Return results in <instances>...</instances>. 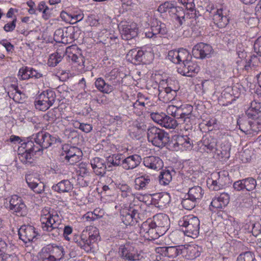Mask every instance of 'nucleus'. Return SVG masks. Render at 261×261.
Returning a JSON list of instances; mask_svg holds the SVG:
<instances>
[{"mask_svg":"<svg viewBox=\"0 0 261 261\" xmlns=\"http://www.w3.org/2000/svg\"><path fill=\"white\" fill-rule=\"evenodd\" d=\"M57 142H61V139L57 135H51L46 131H40L33 135L30 140L21 144L20 148L24 151L18 153V158L23 164L32 166L34 161L33 157L35 153L42 151Z\"/></svg>","mask_w":261,"mask_h":261,"instance_id":"f257e3e1","label":"nucleus"},{"mask_svg":"<svg viewBox=\"0 0 261 261\" xmlns=\"http://www.w3.org/2000/svg\"><path fill=\"white\" fill-rule=\"evenodd\" d=\"M40 221L43 230L48 232L49 236L57 238L62 233L63 224L57 212L44 208L41 212Z\"/></svg>","mask_w":261,"mask_h":261,"instance_id":"f03ea898","label":"nucleus"},{"mask_svg":"<svg viewBox=\"0 0 261 261\" xmlns=\"http://www.w3.org/2000/svg\"><path fill=\"white\" fill-rule=\"evenodd\" d=\"M178 225L187 236L196 238L199 236L200 220L197 217L191 215L185 216L178 221Z\"/></svg>","mask_w":261,"mask_h":261,"instance_id":"7ed1b4c3","label":"nucleus"},{"mask_svg":"<svg viewBox=\"0 0 261 261\" xmlns=\"http://www.w3.org/2000/svg\"><path fill=\"white\" fill-rule=\"evenodd\" d=\"M119 75L118 70L114 69L106 75L107 80L110 83H106L102 77H99L95 81V86L99 91L109 94L114 90V86L119 84Z\"/></svg>","mask_w":261,"mask_h":261,"instance_id":"20e7f679","label":"nucleus"},{"mask_svg":"<svg viewBox=\"0 0 261 261\" xmlns=\"http://www.w3.org/2000/svg\"><path fill=\"white\" fill-rule=\"evenodd\" d=\"M147 139L154 146L162 148L169 142L168 133L156 126H150L147 129Z\"/></svg>","mask_w":261,"mask_h":261,"instance_id":"39448f33","label":"nucleus"},{"mask_svg":"<svg viewBox=\"0 0 261 261\" xmlns=\"http://www.w3.org/2000/svg\"><path fill=\"white\" fill-rule=\"evenodd\" d=\"M62 149L61 159L65 163L74 165L81 160L83 153L79 148L65 144Z\"/></svg>","mask_w":261,"mask_h":261,"instance_id":"423d86ee","label":"nucleus"},{"mask_svg":"<svg viewBox=\"0 0 261 261\" xmlns=\"http://www.w3.org/2000/svg\"><path fill=\"white\" fill-rule=\"evenodd\" d=\"M237 124L240 130L246 135L254 136L261 131V123L254 119H247L246 117L240 118Z\"/></svg>","mask_w":261,"mask_h":261,"instance_id":"0eeeda50","label":"nucleus"},{"mask_svg":"<svg viewBox=\"0 0 261 261\" xmlns=\"http://www.w3.org/2000/svg\"><path fill=\"white\" fill-rule=\"evenodd\" d=\"M56 99V95L54 91L50 89L44 91L35 101V108L40 111H46L53 105Z\"/></svg>","mask_w":261,"mask_h":261,"instance_id":"6e6552de","label":"nucleus"},{"mask_svg":"<svg viewBox=\"0 0 261 261\" xmlns=\"http://www.w3.org/2000/svg\"><path fill=\"white\" fill-rule=\"evenodd\" d=\"M168 33V29L165 23L162 22L157 19H153L150 28L147 29L144 32L146 38L155 39L161 38Z\"/></svg>","mask_w":261,"mask_h":261,"instance_id":"1a4fd4ad","label":"nucleus"},{"mask_svg":"<svg viewBox=\"0 0 261 261\" xmlns=\"http://www.w3.org/2000/svg\"><path fill=\"white\" fill-rule=\"evenodd\" d=\"M201 142V148L207 153L215 152L218 155L221 154L222 156L226 155L227 154V150L226 149L221 150L217 148V140L211 136H204Z\"/></svg>","mask_w":261,"mask_h":261,"instance_id":"9d476101","label":"nucleus"},{"mask_svg":"<svg viewBox=\"0 0 261 261\" xmlns=\"http://www.w3.org/2000/svg\"><path fill=\"white\" fill-rule=\"evenodd\" d=\"M9 209L12 213L18 217H24L28 213L26 205L21 197L12 195L9 200Z\"/></svg>","mask_w":261,"mask_h":261,"instance_id":"9b49d317","label":"nucleus"},{"mask_svg":"<svg viewBox=\"0 0 261 261\" xmlns=\"http://www.w3.org/2000/svg\"><path fill=\"white\" fill-rule=\"evenodd\" d=\"M140 233L149 240H155L163 235L160 233L156 227L152 226L151 219H148L141 224Z\"/></svg>","mask_w":261,"mask_h":261,"instance_id":"f8f14e48","label":"nucleus"},{"mask_svg":"<svg viewBox=\"0 0 261 261\" xmlns=\"http://www.w3.org/2000/svg\"><path fill=\"white\" fill-rule=\"evenodd\" d=\"M118 27L124 40H130L137 36L138 29L136 23H121Z\"/></svg>","mask_w":261,"mask_h":261,"instance_id":"ddd939ff","label":"nucleus"},{"mask_svg":"<svg viewBox=\"0 0 261 261\" xmlns=\"http://www.w3.org/2000/svg\"><path fill=\"white\" fill-rule=\"evenodd\" d=\"M151 220L152 226L156 227L161 234H164L170 226V219L166 214H156Z\"/></svg>","mask_w":261,"mask_h":261,"instance_id":"4468645a","label":"nucleus"},{"mask_svg":"<svg viewBox=\"0 0 261 261\" xmlns=\"http://www.w3.org/2000/svg\"><path fill=\"white\" fill-rule=\"evenodd\" d=\"M213 51L212 47L207 44L200 42L195 45L192 49V54L196 59L209 58Z\"/></svg>","mask_w":261,"mask_h":261,"instance_id":"2eb2a0df","label":"nucleus"},{"mask_svg":"<svg viewBox=\"0 0 261 261\" xmlns=\"http://www.w3.org/2000/svg\"><path fill=\"white\" fill-rule=\"evenodd\" d=\"M121 220L126 225H134L138 222L140 219L138 210L130 207V210H124L121 214Z\"/></svg>","mask_w":261,"mask_h":261,"instance_id":"dca6fc26","label":"nucleus"},{"mask_svg":"<svg viewBox=\"0 0 261 261\" xmlns=\"http://www.w3.org/2000/svg\"><path fill=\"white\" fill-rule=\"evenodd\" d=\"M38 235L34 227L31 225H22L18 230V236L24 243L33 241Z\"/></svg>","mask_w":261,"mask_h":261,"instance_id":"f3484780","label":"nucleus"},{"mask_svg":"<svg viewBox=\"0 0 261 261\" xmlns=\"http://www.w3.org/2000/svg\"><path fill=\"white\" fill-rule=\"evenodd\" d=\"M148 55H151V54L148 52H144L141 49L134 48L129 51L126 55V58L131 63L137 65L141 63H146L145 57Z\"/></svg>","mask_w":261,"mask_h":261,"instance_id":"a211bd4d","label":"nucleus"},{"mask_svg":"<svg viewBox=\"0 0 261 261\" xmlns=\"http://www.w3.org/2000/svg\"><path fill=\"white\" fill-rule=\"evenodd\" d=\"M200 68L196 62L191 60L183 64L182 66L178 68V72L182 75L192 77L199 71Z\"/></svg>","mask_w":261,"mask_h":261,"instance_id":"6ab92c4d","label":"nucleus"},{"mask_svg":"<svg viewBox=\"0 0 261 261\" xmlns=\"http://www.w3.org/2000/svg\"><path fill=\"white\" fill-rule=\"evenodd\" d=\"M213 15L214 23L219 28L225 27L229 22V19L226 14H224L222 8L213 9L211 12Z\"/></svg>","mask_w":261,"mask_h":261,"instance_id":"aec40b11","label":"nucleus"},{"mask_svg":"<svg viewBox=\"0 0 261 261\" xmlns=\"http://www.w3.org/2000/svg\"><path fill=\"white\" fill-rule=\"evenodd\" d=\"M147 128L144 122L135 121L129 126V136L133 139H139Z\"/></svg>","mask_w":261,"mask_h":261,"instance_id":"412c9836","label":"nucleus"},{"mask_svg":"<svg viewBox=\"0 0 261 261\" xmlns=\"http://www.w3.org/2000/svg\"><path fill=\"white\" fill-rule=\"evenodd\" d=\"M119 252L123 259L130 261H134L139 259V255L137 251L133 246L128 244L121 246L119 248Z\"/></svg>","mask_w":261,"mask_h":261,"instance_id":"4be33fe9","label":"nucleus"},{"mask_svg":"<svg viewBox=\"0 0 261 261\" xmlns=\"http://www.w3.org/2000/svg\"><path fill=\"white\" fill-rule=\"evenodd\" d=\"M90 164L93 172L96 175L103 176L106 173L107 166L103 159L95 157L90 160Z\"/></svg>","mask_w":261,"mask_h":261,"instance_id":"5701e85b","label":"nucleus"},{"mask_svg":"<svg viewBox=\"0 0 261 261\" xmlns=\"http://www.w3.org/2000/svg\"><path fill=\"white\" fill-rule=\"evenodd\" d=\"M141 156L136 154L125 158L123 155L122 167L125 170H131L138 167L141 162Z\"/></svg>","mask_w":261,"mask_h":261,"instance_id":"b1692460","label":"nucleus"},{"mask_svg":"<svg viewBox=\"0 0 261 261\" xmlns=\"http://www.w3.org/2000/svg\"><path fill=\"white\" fill-rule=\"evenodd\" d=\"M25 180L29 187L36 193L40 194L44 191V184L40 182L39 179L34 177L33 175H27Z\"/></svg>","mask_w":261,"mask_h":261,"instance_id":"393cba45","label":"nucleus"},{"mask_svg":"<svg viewBox=\"0 0 261 261\" xmlns=\"http://www.w3.org/2000/svg\"><path fill=\"white\" fill-rule=\"evenodd\" d=\"M143 164L146 167L154 170H160L163 167L162 160L156 156H148L144 158Z\"/></svg>","mask_w":261,"mask_h":261,"instance_id":"a878e982","label":"nucleus"},{"mask_svg":"<svg viewBox=\"0 0 261 261\" xmlns=\"http://www.w3.org/2000/svg\"><path fill=\"white\" fill-rule=\"evenodd\" d=\"M76 48L75 47H68L66 49V53L67 54L68 58L73 62L76 63L79 66L82 67H84V57L79 52L74 53L73 51H76Z\"/></svg>","mask_w":261,"mask_h":261,"instance_id":"bb28decb","label":"nucleus"},{"mask_svg":"<svg viewBox=\"0 0 261 261\" xmlns=\"http://www.w3.org/2000/svg\"><path fill=\"white\" fill-rule=\"evenodd\" d=\"M229 195L226 193H222L218 197L214 198L211 205L216 208H223L229 203Z\"/></svg>","mask_w":261,"mask_h":261,"instance_id":"cd10ccee","label":"nucleus"},{"mask_svg":"<svg viewBox=\"0 0 261 261\" xmlns=\"http://www.w3.org/2000/svg\"><path fill=\"white\" fill-rule=\"evenodd\" d=\"M153 203L156 207L163 208L170 201V196L167 193H160L153 195Z\"/></svg>","mask_w":261,"mask_h":261,"instance_id":"c85d7f7f","label":"nucleus"},{"mask_svg":"<svg viewBox=\"0 0 261 261\" xmlns=\"http://www.w3.org/2000/svg\"><path fill=\"white\" fill-rule=\"evenodd\" d=\"M151 178L150 176L144 174L135 179V188L138 191L147 189L150 184Z\"/></svg>","mask_w":261,"mask_h":261,"instance_id":"c756f323","label":"nucleus"},{"mask_svg":"<svg viewBox=\"0 0 261 261\" xmlns=\"http://www.w3.org/2000/svg\"><path fill=\"white\" fill-rule=\"evenodd\" d=\"M169 79L163 80L160 81L158 84L156 82H154L153 86L154 88H158V96L159 98L162 100L164 102H166V98H167L166 94H167V88L168 89Z\"/></svg>","mask_w":261,"mask_h":261,"instance_id":"7c9ffc66","label":"nucleus"},{"mask_svg":"<svg viewBox=\"0 0 261 261\" xmlns=\"http://www.w3.org/2000/svg\"><path fill=\"white\" fill-rule=\"evenodd\" d=\"M73 185L68 179H64L54 185L52 187V190L59 193H67L73 189Z\"/></svg>","mask_w":261,"mask_h":261,"instance_id":"2f4dec72","label":"nucleus"},{"mask_svg":"<svg viewBox=\"0 0 261 261\" xmlns=\"http://www.w3.org/2000/svg\"><path fill=\"white\" fill-rule=\"evenodd\" d=\"M261 114V105L260 103L255 101L251 103L249 108L246 111V115L248 117L247 119H256L260 116Z\"/></svg>","mask_w":261,"mask_h":261,"instance_id":"473e14b6","label":"nucleus"},{"mask_svg":"<svg viewBox=\"0 0 261 261\" xmlns=\"http://www.w3.org/2000/svg\"><path fill=\"white\" fill-rule=\"evenodd\" d=\"M179 89V87L177 81H172L169 79L168 89L167 88V94H166V102L173 100L176 96L177 91Z\"/></svg>","mask_w":261,"mask_h":261,"instance_id":"72a5a7b5","label":"nucleus"},{"mask_svg":"<svg viewBox=\"0 0 261 261\" xmlns=\"http://www.w3.org/2000/svg\"><path fill=\"white\" fill-rule=\"evenodd\" d=\"M83 232H86V234L88 243L90 247H91V245L96 242L99 237L98 229L95 227L89 226L87 227L86 229H84Z\"/></svg>","mask_w":261,"mask_h":261,"instance_id":"f704fd0d","label":"nucleus"},{"mask_svg":"<svg viewBox=\"0 0 261 261\" xmlns=\"http://www.w3.org/2000/svg\"><path fill=\"white\" fill-rule=\"evenodd\" d=\"M203 194L204 191L201 187L200 186H194L189 189L187 196L198 203L202 199Z\"/></svg>","mask_w":261,"mask_h":261,"instance_id":"c9c22d12","label":"nucleus"},{"mask_svg":"<svg viewBox=\"0 0 261 261\" xmlns=\"http://www.w3.org/2000/svg\"><path fill=\"white\" fill-rule=\"evenodd\" d=\"M187 256L190 259H194L199 257L202 252V248L196 244L189 245L186 248Z\"/></svg>","mask_w":261,"mask_h":261,"instance_id":"e433bc0d","label":"nucleus"},{"mask_svg":"<svg viewBox=\"0 0 261 261\" xmlns=\"http://www.w3.org/2000/svg\"><path fill=\"white\" fill-rule=\"evenodd\" d=\"M159 124L167 128H175L177 127L176 119L163 113Z\"/></svg>","mask_w":261,"mask_h":261,"instance_id":"4c0bfd02","label":"nucleus"},{"mask_svg":"<svg viewBox=\"0 0 261 261\" xmlns=\"http://www.w3.org/2000/svg\"><path fill=\"white\" fill-rule=\"evenodd\" d=\"M117 188L119 190V194L123 198L129 199L133 197L132 189L127 184H119L117 186Z\"/></svg>","mask_w":261,"mask_h":261,"instance_id":"58836bf2","label":"nucleus"},{"mask_svg":"<svg viewBox=\"0 0 261 261\" xmlns=\"http://www.w3.org/2000/svg\"><path fill=\"white\" fill-rule=\"evenodd\" d=\"M123 154L121 153L113 154L110 155L107 158V161L108 164V168L111 167H117L121 166L123 162Z\"/></svg>","mask_w":261,"mask_h":261,"instance_id":"ea45409f","label":"nucleus"},{"mask_svg":"<svg viewBox=\"0 0 261 261\" xmlns=\"http://www.w3.org/2000/svg\"><path fill=\"white\" fill-rule=\"evenodd\" d=\"M195 120V116L189 115L188 117H185L180 118L176 120L177 122V126L179 124H182L184 125V127L186 130L191 129L192 128V125L194 123Z\"/></svg>","mask_w":261,"mask_h":261,"instance_id":"a19ab883","label":"nucleus"},{"mask_svg":"<svg viewBox=\"0 0 261 261\" xmlns=\"http://www.w3.org/2000/svg\"><path fill=\"white\" fill-rule=\"evenodd\" d=\"M193 17H195V9H186V13L185 14V16L179 19L177 22L180 25L182 24H187V25H190L191 20Z\"/></svg>","mask_w":261,"mask_h":261,"instance_id":"79ce46f5","label":"nucleus"},{"mask_svg":"<svg viewBox=\"0 0 261 261\" xmlns=\"http://www.w3.org/2000/svg\"><path fill=\"white\" fill-rule=\"evenodd\" d=\"M61 114L58 108H54L48 111L43 115L44 120L49 122H54L61 117Z\"/></svg>","mask_w":261,"mask_h":261,"instance_id":"37998d69","label":"nucleus"},{"mask_svg":"<svg viewBox=\"0 0 261 261\" xmlns=\"http://www.w3.org/2000/svg\"><path fill=\"white\" fill-rule=\"evenodd\" d=\"M86 233L82 231L81 236L74 238V241L81 248L86 251H88L91 247H90L88 243Z\"/></svg>","mask_w":261,"mask_h":261,"instance_id":"c03bdc74","label":"nucleus"},{"mask_svg":"<svg viewBox=\"0 0 261 261\" xmlns=\"http://www.w3.org/2000/svg\"><path fill=\"white\" fill-rule=\"evenodd\" d=\"M64 35L62 43L67 44L72 42L74 39V30L71 27L63 28Z\"/></svg>","mask_w":261,"mask_h":261,"instance_id":"a18cd8bd","label":"nucleus"},{"mask_svg":"<svg viewBox=\"0 0 261 261\" xmlns=\"http://www.w3.org/2000/svg\"><path fill=\"white\" fill-rule=\"evenodd\" d=\"M175 144L178 146H181L186 149H190L192 145V141L187 136H178Z\"/></svg>","mask_w":261,"mask_h":261,"instance_id":"49530a36","label":"nucleus"},{"mask_svg":"<svg viewBox=\"0 0 261 261\" xmlns=\"http://www.w3.org/2000/svg\"><path fill=\"white\" fill-rule=\"evenodd\" d=\"M193 107L191 105H181L179 106V114L178 119L183 118L185 117L189 116V115H193L192 112Z\"/></svg>","mask_w":261,"mask_h":261,"instance_id":"de8ad7c7","label":"nucleus"},{"mask_svg":"<svg viewBox=\"0 0 261 261\" xmlns=\"http://www.w3.org/2000/svg\"><path fill=\"white\" fill-rule=\"evenodd\" d=\"M62 53L58 51L52 54L49 56L47 64L50 67H55L63 59Z\"/></svg>","mask_w":261,"mask_h":261,"instance_id":"09e8293b","label":"nucleus"},{"mask_svg":"<svg viewBox=\"0 0 261 261\" xmlns=\"http://www.w3.org/2000/svg\"><path fill=\"white\" fill-rule=\"evenodd\" d=\"M215 175H216L215 177H216L219 181L218 184L221 186L222 189L229 183L230 179L227 173H225L224 171L220 172L214 174V176Z\"/></svg>","mask_w":261,"mask_h":261,"instance_id":"8fccbe9b","label":"nucleus"},{"mask_svg":"<svg viewBox=\"0 0 261 261\" xmlns=\"http://www.w3.org/2000/svg\"><path fill=\"white\" fill-rule=\"evenodd\" d=\"M175 7V6L173 3L169 1H166L159 6L158 11L160 13H164L168 12L170 15H171V14H172V11H173V9H174Z\"/></svg>","mask_w":261,"mask_h":261,"instance_id":"3c124183","label":"nucleus"},{"mask_svg":"<svg viewBox=\"0 0 261 261\" xmlns=\"http://www.w3.org/2000/svg\"><path fill=\"white\" fill-rule=\"evenodd\" d=\"M172 176L169 170H165L161 172L159 176L160 184L164 186L168 185L172 180Z\"/></svg>","mask_w":261,"mask_h":261,"instance_id":"603ef678","label":"nucleus"},{"mask_svg":"<svg viewBox=\"0 0 261 261\" xmlns=\"http://www.w3.org/2000/svg\"><path fill=\"white\" fill-rule=\"evenodd\" d=\"M204 21V18L199 14L198 11L197 14V11L195 10V17H193L191 20V23L190 26L192 28L194 27L196 29L197 28H200L202 26Z\"/></svg>","mask_w":261,"mask_h":261,"instance_id":"864d4df0","label":"nucleus"},{"mask_svg":"<svg viewBox=\"0 0 261 261\" xmlns=\"http://www.w3.org/2000/svg\"><path fill=\"white\" fill-rule=\"evenodd\" d=\"M178 64H181L180 66L183 65L185 62H187L191 59L192 57L190 53L185 49L180 48L179 49V55H178Z\"/></svg>","mask_w":261,"mask_h":261,"instance_id":"5fc2aeb1","label":"nucleus"},{"mask_svg":"<svg viewBox=\"0 0 261 261\" xmlns=\"http://www.w3.org/2000/svg\"><path fill=\"white\" fill-rule=\"evenodd\" d=\"M243 182L244 183L245 189L248 191L253 190L256 187V181L253 177H247L244 178Z\"/></svg>","mask_w":261,"mask_h":261,"instance_id":"6e6d98bb","label":"nucleus"},{"mask_svg":"<svg viewBox=\"0 0 261 261\" xmlns=\"http://www.w3.org/2000/svg\"><path fill=\"white\" fill-rule=\"evenodd\" d=\"M52 245V252L56 259H60L64 256V251L62 246H57L55 244Z\"/></svg>","mask_w":261,"mask_h":261,"instance_id":"4d7b16f0","label":"nucleus"},{"mask_svg":"<svg viewBox=\"0 0 261 261\" xmlns=\"http://www.w3.org/2000/svg\"><path fill=\"white\" fill-rule=\"evenodd\" d=\"M197 203V202L194 200L191 199V198L188 196L183 199L181 203L182 207L187 210H192L195 207Z\"/></svg>","mask_w":261,"mask_h":261,"instance_id":"13d9d810","label":"nucleus"},{"mask_svg":"<svg viewBox=\"0 0 261 261\" xmlns=\"http://www.w3.org/2000/svg\"><path fill=\"white\" fill-rule=\"evenodd\" d=\"M237 261H256L254 254L250 251H247L240 254L237 257Z\"/></svg>","mask_w":261,"mask_h":261,"instance_id":"bf43d9fd","label":"nucleus"},{"mask_svg":"<svg viewBox=\"0 0 261 261\" xmlns=\"http://www.w3.org/2000/svg\"><path fill=\"white\" fill-rule=\"evenodd\" d=\"M30 67H22L19 70L18 77L20 80H26L30 79Z\"/></svg>","mask_w":261,"mask_h":261,"instance_id":"052dcab7","label":"nucleus"},{"mask_svg":"<svg viewBox=\"0 0 261 261\" xmlns=\"http://www.w3.org/2000/svg\"><path fill=\"white\" fill-rule=\"evenodd\" d=\"M181 253V250L176 246L167 247L166 256L168 257H175Z\"/></svg>","mask_w":261,"mask_h":261,"instance_id":"680f3d73","label":"nucleus"},{"mask_svg":"<svg viewBox=\"0 0 261 261\" xmlns=\"http://www.w3.org/2000/svg\"><path fill=\"white\" fill-rule=\"evenodd\" d=\"M150 106V101H143L137 99L135 102L133 103V108L134 112L137 111V109H139L140 111H143L145 110V106Z\"/></svg>","mask_w":261,"mask_h":261,"instance_id":"e2e57ef3","label":"nucleus"},{"mask_svg":"<svg viewBox=\"0 0 261 261\" xmlns=\"http://www.w3.org/2000/svg\"><path fill=\"white\" fill-rule=\"evenodd\" d=\"M172 14L175 15V20L177 21L181 18L183 19V17L185 16V14L186 13L184 9L182 7H175L174 9H173Z\"/></svg>","mask_w":261,"mask_h":261,"instance_id":"0e129e2a","label":"nucleus"},{"mask_svg":"<svg viewBox=\"0 0 261 261\" xmlns=\"http://www.w3.org/2000/svg\"><path fill=\"white\" fill-rule=\"evenodd\" d=\"M167 110L168 113L173 117V118L176 120L178 119L179 107L174 105H170L168 106Z\"/></svg>","mask_w":261,"mask_h":261,"instance_id":"69168bd1","label":"nucleus"},{"mask_svg":"<svg viewBox=\"0 0 261 261\" xmlns=\"http://www.w3.org/2000/svg\"><path fill=\"white\" fill-rule=\"evenodd\" d=\"M179 50H171L168 52V58L171 62L175 64H178Z\"/></svg>","mask_w":261,"mask_h":261,"instance_id":"338daca9","label":"nucleus"},{"mask_svg":"<svg viewBox=\"0 0 261 261\" xmlns=\"http://www.w3.org/2000/svg\"><path fill=\"white\" fill-rule=\"evenodd\" d=\"M254 52L261 57V36L258 37L255 41L253 45Z\"/></svg>","mask_w":261,"mask_h":261,"instance_id":"774afa93","label":"nucleus"}]
</instances>
